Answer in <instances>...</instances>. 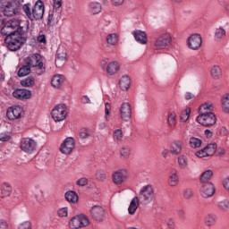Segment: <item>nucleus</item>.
I'll list each match as a JSON object with an SVG mask.
<instances>
[{
    "mask_svg": "<svg viewBox=\"0 0 229 229\" xmlns=\"http://www.w3.org/2000/svg\"><path fill=\"white\" fill-rule=\"evenodd\" d=\"M110 110H112V105H110V103L106 102L105 105L106 115H110Z\"/></svg>",
    "mask_w": 229,
    "mask_h": 229,
    "instance_id": "57",
    "label": "nucleus"
},
{
    "mask_svg": "<svg viewBox=\"0 0 229 229\" xmlns=\"http://www.w3.org/2000/svg\"><path fill=\"white\" fill-rule=\"evenodd\" d=\"M67 62V49L64 47H59L56 51L55 65L56 67H62L64 64Z\"/></svg>",
    "mask_w": 229,
    "mask_h": 229,
    "instance_id": "17",
    "label": "nucleus"
},
{
    "mask_svg": "<svg viewBox=\"0 0 229 229\" xmlns=\"http://www.w3.org/2000/svg\"><path fill=\"white\" fill-rule=\"evenodd\" d=\"M13 191V188H12V184H10V182H3L1 185V198H10Z\"/></svg>",
    "mask_w": 229,
    "mask_h": 229,
    "instance_id": "20",
    "label": "nucleus"
},
{
    "mask_svg": "<svg viewBox=\"0 0 229 229\" xmlns=\"http://www.w3.org/2000/svg\"><path fill=\"white\" fill-rule=\"evenodd\" d=\"M108 62H110V60L108 58L102 59L101 67L104 71H105V69L106 70V67H108Z\"/></svg>",
    "mask_w": 229,
    "mask_h": 229,
    "instance_id": "56",
    "label": "nucleus"
},
{
    "mask_svg": "<svg viewBox=\"0 0 229 229\" xmlns=\"http://www.w3.org/2000/svg\"><path fill=\"white\" fill-rule=\"evenodd\" d=\"M52 118L55 123L67 119V106L65 104L57 105L51 113Z\"/></svg>",
    "mask_w": 229,
    "mask_h": 229,
    "instance_id": "5",
    "label": "nucleus"
},
{
    "mask_svg": "<svg viewBox=\"0 0 229 229\" xmlns=\"http://www.w3.org/2000/svg\"><path fill=\"white\" fill-rule=\"evenodd\" d=\"M107 74L110 76H114L119 71V63L116 61H113L107 64L106 69Z\"/></svg>",
    "mask_w": 229,
    "mask_h": 229,
    "instance_id": "22",
    "label": "nucleus"
},
{
    "mask_svg": "<svg viewBox=\"0 0 229 229\" xmlns=\"http://www.w3.org/2000/svg\"><path fill=\"white\" fill-rule=\"evenodd\" d=\"M199 194L201 198H212L216 194V187L212 182H200Z\"/></svg>",
    "mask_w": 229,
    "mask_h": 229,
    "instance_id": "9",
    "label": "nucleus"
},
{
    "mask_svg": "<svg viewBox=\"0 0 229 229\" xmlns=\"http://www.w3.org/2000/svg\"><path fill=\"white\" fill-rule=\"evenodd\" d=\"M36 74L38 76H42L44 72H46V66H44V63L42 61H39L36 66L34 67Z\"/></svg>",
    "mask_w": 229,
    "mask_h": 229,
    "instance_id": "38",
    "label": "nucleus"
},
{
    "mask_svg": "<svg viewBox=\"0 0 229 229\" xmlns=\"http://www.w3.org/2000/svg\"><path fill=\"white\" fill-rule=\"evenodd\" d=\"M106 42L110 46H115V44L119 42V36H117L115 33L109 34L106 37Z\"/></svg>",
    "mask_w": 229,
    "mask_h": 229,
    "instance_id": "36",
    "label": "nucleus"
},
{
    "mask_svg": "<svg viewBox=\"0 0 229 229\" xmlns=\"http://www.w3.org/2000/svg\"><path fill=\"white\" fill-rule=\"evenodd\" d=\"M65 199L69 201V203H78V193L75 191H70L65 193Z\"/></svg>",
    "mask_w": 229,
    "mask_h": 229,
    "instance_id": "29",
    "label": "nucleus"
},
{
    "mask_svg": "<svg viewBox=\"0 0 229 229\" xmlns=\"http://www.w3.org/2000/svg\"><path fill=\"white\" fill-rule=\"evenodd\" d=\"M55 22V11H49L47 17V26H51V23Z\"/></svg>",
    "mask_w": 229,
    "mask_h": 229,
    "instance_id": "51",
    "label": "nucleus"
},
{
    "mask_svg": "<svg viewBox=\"0 0 229 229\" xmlns=\"http://www.w3.org/2000/svg\"><path fill=\"white\" fill-rule=\"evenodd\" d=\"M9 140H12V133L11 132L2 133L1 141L2 142H8Z\"/></svg>",
    "mask_w": 229,
    "mask_h": 229,
    "instance_id": "50",
    "label": "nucleus"
},
{
    "mask_svg": "<svg viewBox=\"0 0 229 229\" xmlns=\"http://www.w3.org/2000/svg\"><path fill=\"white\" fill-rule=\"evenodd\" d=\"M167 226L170 229H174V221L173 219H169L167 221Z\"/></svg>",
    "mask_w": 229,
    "mask_h": 229,
    "instance_id": "63",
    "label": "nucleus"
},
{
    "mask_svg": "<svg viewBox=\"0 0 229 229\" xmlns=\"http://www.w3.org/2000/svg\"><path fill=\"white\" fill-rule=\"evenodd\" d=\"M96 179L98 182H105L106 180V174L103 170H98L96 172Z\"/></svg>",
    "mask_w": 229,
    "mask_h": 229,
    "instance_id": "48",
    "label": "nucleus"
},
{
    "mask_svg": "<svg viewBox=\"0 0 229 229\" xmlns=\"http://www.w3.org/2000/svg\"><path fill=\"white\" fill-rule=\"evenodd\" d=\"M128 180V171L119 170L113 174V182L114 185H123Z\"/></svg>",
    "mask_w": 229,
    "mask_h": 229,
    "instance_id": "16",
    "label": "nucleus"
},
{
    "mask_svg": "<svg viewBox=\"0 0 229 229\" xmlns=\"http://www.w3.org/2000/svg\"><path fill=\"white\" fill-rule=\"evenodd\" d=\"M216 149H217V144L216 143H210V144H208L205 147V150L207 151L208 157L214 156Z\"/></svg>",
    "mask_w": 229,
    "mask_h": 229,
    "instance_id": "35",
    "label": "nucleus"
},
{
    "mask_svg": "<svg viewBox=\"0 0 229 229\" xmlns=\"http://www.w3.org/2000/svg\"><path fill=\"white\" fill-rule=\"evenodd\" d=\"M131 83V81H130V77L128 75L123 76L119 81L120 89H122V90H128Z\"/></svg>",
    "mask_w": 229,
    "mask_h": 229,
    "instance_id": "27",
    "label": "nucleus"
},
{
    "mask_svg": "<svg viewBox=\"0 0 229 229\" xmlns=\"http://www.w3.org/2000/svg\"><path fill=\"white\" fill-rule=\"evenodd\" d=\"M167 122L171 128H174L176 126V113H169Z\"/></svg>",
    "mask_w": 229,
    "mask_h": 229,
    "instance_id": "41",
    "label": "nucleus"
},
{
    "mask_svg": "<svg viewBox=\"0 0 229 229\" xmlns=\"http://www.w3.org/2000/svg\"><path fill=\"white\" fill-rule=\"evenodd\" d=\"M214 106L212 104H202L199 107V114L197 116V122L202 126L210 127L217 123V118L212 113Z\"/></svg>",
    "mask_w": 229,
    "mask_h": 229,
    "instance_id": "3",
    "label": "nucleus"
},
{
    "mask_svg": "<svg viewBox=\"0 0 229 229\" xmlns=\"http://www.w3.org/2000/svg\"><path fill=\"white\" fill-rule=\"evenodd\" d=\"M7 118L10 121H15V119H21L24 116V109L20 106H14L9 107L6 112Z\"/></svg>",
    "mask_w": 229,
    "mask_h": 229,
    "instance_id": "12",
    "label": "nucleus"
},
{
    "mask_svg": "<svg viewBox=\"0 0 229 229\" xmlns=\"http://www.w3.org/2000/svg\"><path fill=\"white\" fill-rule=\"evenodd\" d=\"M196 157H198L199 158H204V157H208V154L204 148L203 149L196 152Z\"/></svg>",
    "mask_w": 229,
    "mask_h": 229,
    "instance_id": "55",
    "label": "nucleus"
},
{
    "mask_svg": "<svg viewBox=\"0 0 229 229\" xmlns=\"http://www.w3.org/2000/svg\"><path fill=\"white\" fill-rule=\"evenodd\" d=\"M19 1L13 0L7 2L6 4H3L4 9L3 13L5 17H13V15H17L19 13Z\"/></svg>",
    "mask_w": 229,
    "mask_h": 229,
    "instance_id": "6",
    "label": "nucleus"
},
{
    "mask_svg": "<svg viewBox=\"0 0 229 229\" xmlns=\"http://www.w3.org/2000/svg\"><path fill=\"white\" fill-rule=\"evenodd\" d=\"M89 137H92V131L87 128H82L80 131V138L81 139H89Z\"/></svg>",
    "mask_w": 229,
    "mask_h": 229,
    "instance_id": "44",
    "label": "nucleus"
},
{
    "mask_svg": "<svg viewBox=\"0 0 229 229\" xmlns=\"http://www.w3.org/2000/svg\"><path fill=\"white\" fill-rule=\"evenodd\" d=\"M201 144H203V141L201 140L196 138V137H191L190 139V146L191 148H193L196 149V148H201Z\"/></svg>",
    "mask_w": 229,
    "mask_h": 229,
    "instance_id": "40",
    "label": "nucleus"
},
{
    "mask_svg": "<svg viewBox=\"0 0 229 229\" xmlns=\"http://www.w3.org/2000/svg\"><path fill=\"white\" fill-rule=\"evenodd\" d=\"M18 229H31V222L25 221L19 225Z\"/></svg>",
    "mask_w": 229,
    "mask_h": 229,
    "instance_id": "54",
    "label": "nucleus"
},
{
    "mask_svg": "<svg viewBox=\"0 0 229 229\" xmlns=\"http://www.w3.org/2000/svg\"><path fill=\"white\" fill-rule=\"evenodd\" d=\"M177 162L181 169H185L189 165V162L187 161V157H185L184 155L179 156L177 158Z\"/></svg>",
    "mask_w": 229,
    "mask_h": 229,
    "instance_id": "39",
    "label": "nucleus"
},
{
    "mask_svg": "<svg viewBox=\"0 0 229 229\" xmlns=\"http://www.w3.org/2000/svg\"><path fill=\"white\" fill-rule=\"evenodd\" d=\"M89 183V179L88 178H85V177H82L81 179H79L76 182V184L79 186V187H85V185H87Z\"/></svg>",
    "mask_w": 229,
    "mask_h": 229,
    "instance_id": "52",
    "label": "nucleus"
},
{
    "mask_svg": "<svg viewBox=\"0 0 229 229\" xmlns=\"http://www.w3.org/2000/svg\"><path fill=\"white\" fill-rule=\"evenodd\" d=\"M222 110L225 114H229V93H226L222 98Z\"/></svg>",
    "mask_w": 229,
    "mask_h": 229,
    "instance_id": "33",
    "label": "nucleus"
},
{
    "mask_svg": "<svg viewBox=\"0 0 229 229\" xmlns=\"http://www.w3.org/2000/svg\"><path fill=\"white\" fill-rule=\"evenodd\" d=\"M22 11L27 19H30L31 22H34V21H42L46 12V5H44L42 0H38L33 6L30 3L23 4Z\"/></svg>",
    "mask_w": 229,
    "mask_h": 229,
    "instance_id": "2",
    "label": "nucleus"
},
{
    "mask_svg": "<svg viewBox=\"0 0 229 229\" xmlns=\"http://www.w3.org/2000/svg\"><path fill=\"white\" fill-rule=\"evenodd\" d=\"M90 222L85 215H80L79 216L72 217L70 222L71 228L78 229L89 226Z\"/></svg>",
    "mask_w": 229,
    "mask_h": 229,
    "instance_id": "11",
    "label": "nucleus"
},
{
    "mask_svg": "<svg viewBox=\"0 0 229 229\" xmlns=\"http://www.w3.org/2000/svg\"><path fill=\"white\" fill-rule=\"evenodd\" d=\"M226 38V30L222 27L216 29L215 40H223Z\"/></svg>",
    "mask_w": 229,
    "mask_h": 229,
    "instance_id": "31",
    "label": "nucleus"
},
{
    "mask_svg": "<svg viewBox=\"0 0 229 229\" xmlns=\"http://www.w3.org/2000/svg\"><path fill=\"white\" fill-rule=\"evenodd\" d=\"M212 176H214V172L212 170H206L200 175V183H211L208 181L212 180Z\"/></svg>",
    "mask_w": 229,
    "mask_h": 229,
    "instance_id": "28",
    "label": "nucleus"
},
{
    "mask_svg": "<svg viewBox=\"0 0 229 229\" xmlns=\"http://www.w3.org/2000/svg\"><path fill=\"white\" fill-rule=\"evenodd\" d=\"M68 214H69V212L67 210V208H60L57 211V215L59 216V217H67Z\"/></svg>",
    "mask_w": 229,
    "mask_h": 229,
    "instance_id": "53",
    "label": "nucleus"
},
{
    "mask_svg": "<svg viewBox=\"0 0 229 229\" xmlns=\"http://www.w3.org/2000/svg\"><path fill=\"white\" fill-rule=\"evenodd\" d=\"M53 1H54V8H55V10L62 8V0H53Z\"/></svg>",
    "mask_w": 229,
    "mask_h": 229,
    "instance_id": "58",
    "label": "nucleus"
},
{
    "mask_svg": "<svg viewBox=\"0 0 229 229\" xmlns=\"http://www.w3.org/2000/svg\"><path fill=\"white\" fill-rule=\"evenodd\" d=\"M30 73H31V68L28 64L21 66L18 71L19 78H24V76H28Z\"/></svg>",
    "mask_w": 229,
    "mask_h": 229,
    "instance_id": "32",
    "label": "nucleus"
},
{
    "mask_svg": "<svg viewBox=\"0 0 229 229\" xmlns=\"http://www.w3.org/2000/svg\"><path fill=\"white\" fill-rule=\"evenodd\" d=\"M140 203L144 205H148V203H151L153 199H155V190L152 185H146L141 188L140 191L139 198Z\"/></svg>",
    "mask_w": 229,
    "mask_h": 229,
    "instance_id": "4",
    "label": "nucleus"
},
{
    "mask_svg": "<svg viewBox=\"0 0 229 229\" xmlns=\"http://www.w3.org/2000/svg\"><path fill=\"white\" fill-rule=\"evenodd\" d=\"M227 134L228 129H226V127L220 128V135H222V137H226Z\"/></svg>",
    "mask_w": 229,
    "mask_h": 229,
    "instance_id": "62",
    "label": "nucleus"
},
{
    "mask_svg": "<svg viewBox=\"0 0 229 229\" xmlns=\"http://www.w3.org/2000/svg\"><path fill=\"white\" fill-rule=\"evenodd\" d=\"M170 153L173 155H180L182 153V141H174L170 146Z\"/></svg>",
    "mask_w": 229,
    "mask_h": 229,
    "instance_id": "26",
    "label": "nucleus"
},
{
    "mask_svg": "<svg viewBox=\"0 0 229 229\" xmlns=\"http://www.w3.org/2000/svg\"><path fill=\"white\" fill-rule=\"evenodd\" d=\"M218 208L220 210H223L224 212H228L229 209V200L224 199L218 202Z\"/></svg>",
    "mask_w": 229,
    "mask_h": 229,
    "instance_id": "46",
    "label": "nucleus"
},
{
    "mask_svg": "<svg viewBox=\"0 0 229 229\" xmlns=\"http://www.w3.org/2000/svg\"><path fill=\"white\" fill-rule=\"evenodd\" d=\"M21 87H35V78L33 77H27L21 81Z\"/></svg>",
    "mask_w": 229,
    "mask_h": 229,
    "instance_id": "34",
    "label": "nucleus"
},
{
    "mask_svg": "<svg viewBox=\"0 0 229 229\" xmlns=\"http://www.w3.org/2000/svg\"><path fill=\"white\" fill-rule=\"evenodd\" d=\"M19 20L10 19L2 21L1 35H4V44L10 51H19L26 43V38L22 37L19 30Z\"/></svg>",
    "mask_w": 229,
    "mask_h": 229,
    "instance_id": "1",
    "label": "nucleus"
},
{
    "mask_svg": "<svg viewBox=\"0 0 229 229\" xmlns=\"http://www.w3.org/2000/svg\"><path fill=\"white\" fill-rule=\"evenodd\" d=\"M13 96L15 99H30L31 98V90L18 89L13 92Z\"/></svg>",
    "mask_w": 229,
    "mask_h": 229,
    "instance_id": "18",
    "label": "nucleus"
},
{
    "mask_svg": "<svg viewBox=\"0 0 229 229\" xmlns=\"http://www.w3.org/2000/svg\"><path fill=\"white\" fill-rule=\"evenodd\" d=\"M217 223V216L214 214H208L205 217V225L206 226H214Z\"/></svg>",
    "mask_w": 229,
    "mask_h": 229,
    "instance_id": "30",
    "label": "nucleus"
},
{
    "mask_svg": "<svg viewBox=\"0 0 229 229\" xmlns=\"http://www.w3.org/2000/svg\"><path fill=\"white\" fill-rule=\"evenodd\" d=\"M168 185L170 187H176L178 185V170L174 169L171 171L168 178Z\"/></svg>",
    "mask_w": 229,
    "mask_h": 229,
    "instance_id": "23",
    "label": "nucleus"
},
{
    "mask_svg": "<svg viewBox=\"0 0 229 229\" xmlns=\"http://www.w3.org/2000/svg\"><path fill=\"white\" fill-rule=\"evenodd\" d=\"M75 146H76V141L74 140V138L68 137L61 144L60 151L61 153H63V155H71Z\"/></svg>",
    "mask_w": 229,
    "mask_h": 229,
    "instance_id": "13",
    "label": "nucleus"
},
{
    "mask_svg": "<svg viewBox=\"0 0 229 229\" xmlns=\"http://www.w3.org/2000/svg\"><path fill=\"white\" fill-rule=\"evenodd\" d=\"M182 196L184 199H192L194 198V191L191 188H187L183 191Z\"/></svg>",
    "mask_w": 229,
    "mask_h": 229,
    "instance_id": "47",
    "label": "nucleus"
},
{
    "mask_svg": "<svg viewBox=\"0 0 229 229\" xmlns=\"http://www.w3.org/2000/svg\"><path fill=\"white\" fill-rule=\"evenodd\" d=\"M42 61V59H41V57H40V55H38V54H34V55H30V56H28V57H26L25 59H24V64H26V65H29V67H33V68H35V67H37V64L39 63V62H41Z\"/></svg>",
    "mask_w": 229,
    "mask_h": 229,
    "instance_id": "19",
    "label": "nucleus"
},
{
    "mask_svg": "<svg viewBox=\"0 0 229 229\" xmlns=\"http://www.w3.org/2000/svg\"><path fill=\"white\" fill-rule=\"evenodd\" d=\"M81 103H83V105H89L90 98L87 95H85L81 98Z\"/></svg>",
    "mask_w": 229,
    "mask_h": 229,
    "instance_id": "59",
    "label": "nucleus"
},
{
    "mask_svg": "<svg viewBox=\"0 0 229 229\" xmlns=\"http://www.w3.org/2000/svg\"><path fill=\"white\" fill-rule=\"evenodd\" d=\"M89 8H90L91 13H93V15L101 13V4H99L98 2L91 3L89 4Z\"/></svg>",
    "mask_w": 229,
    "mask_h": 229,
    "instance_id": "37",
    "label": "nucleus"
},
{
    "mask_svg": "<svg viewBox=\"0 0 229 229\" xmlns=\"http://www.w3.org/2000/svg\"><path fill=\"white\" fill-rule=\"evenodd\" d=\"M173 42V38L169 33H163L159 35L154 43V46L157 49H165V47H169Z\"/></svg>",
    "mask_w": 229,
    "mask_h": 229,
    "instance_id": "7",
    "label": "nucleus"
},
{
    "mask_svg": "<svg viewBox=\"0 0 229 229\" xmlns=\"http://www.w3.org/2000/svg\"><path fill=\"white\" fill-rule=\"evenodd\" d=\"M137 208H139V197H134L128 208V212L131 216H133L135 212H137Z\"/></svg>",
    "mask_w": 229,
    "mask_h": 229,
    "instance_id": "25",
    "label": "nucleus"
},
{
    "mask_svg": "<svg viewBox=\"0 0 229 229\" xmlns=\"http://www.w3.org/2000/svg\"><path fill=\"white\" fill-rule=\"evenodd\" d=\"M221 74H222L221 68L217 65L213 66V68L211 69L212 78H214L215 80H219V77L221 76Z\"/></svg>",
    "mask_w": 229,
    "mask_h": 229,
    "instance_id": "42",
    "label": "nucleus"
},
{
    "mask_svg": "<svg viewBox=\"0 0 229 229\" xmlns=\"http://www.w3.org/2000/svg\"><path fill=\"white\" fill-rule=\"evenodd\" d=\"M90 215L95 221H98L99 223L105 221V218L106 217L105 208L101 206H93L90 209Z\"/></svg>",
    "mask_w": 229,
    "mask_h": 229,
    "instance_id": "15",
    "label": "nucleus"
},
{
    "mask_svg": "<svg viewBox=\"0 0 229 229\" xmlns=\"http://www.w3.org/2000/svg\"><path fill=\"white\" fill-rule=\"evenodd\" d=\"M133 37L140 44H148V35L142 30H134Z\"/></svg>",
    "mask_w": 229,
    "mask_h": 229,
    "instance_id": "21",
    "label": "nucleus"
},
{
    "mask_svg": "<svg viewBox=\"0 0 229 229\" xmlns=\"http://www.w3.org/2000/svg\"><path fill=\"white\" fill-rule=\"evenodd\" d=\"M224 187L226 189V191H229V178L225 179L224 182Z\"/></svg>",
    "mask_w": 229,
    "mask_h": 229,
    "instance_id": "64",
    "label": "nucleus"
},
{
    "mask_svg": "<svg viewBox=\"0 0 229 229\" xmlns=\"http://www.w3.org/2000/svg\"><path fill=\"white\" fill-rule=\"evenodd\" d=\"M132 115L131 105L128 102H123L119 107V116L123 123L131 121Z\"/></svg>",
    "mask_w": 229,
    "mask_h": 229,
    "instance_id": "8",
    "label": "nucleus"
},
{
    "mask_svg": "<svg viewBox=\"0 0 229 229\" xmlns=\"http://www.w3.org/2000/svg\"><path fill=\"white\" fill-rule=\"evenodd\" d=\"M123 130L121 129L114 130L113 133V139L114 142H121V140H123Z\"/></svg>",
    "mask_w": 229,
    "mask_h": 229,
    "instance_id": "43",
    "label": "nucleus"
},
{
    "mask_svg": "<svg viewBox=\"0 0 229 229\" xmlns=\"http://www.w3.org/2000/svg\"><path fill=\"white\" fill-rule=\"evenodd\" d=\"M177 216L180 219H185V211L183 209H179L177 211Z\"/></svg>",
    "mask_w": 229,
    "mask_h": 229,
    "instance_id": "61",
    "label": "nucleus"
},
{
    "mask_svg": "<svg viewBox=\"0 0 229 229\" xmlns=\"http://www.w3.org/2000/svg\"><path fill=\"white\" fill-rule=\"evenodd\" d=\"M20 148L24 153L31 155L35 149H37V142L30 138H23L21 140Z\"/></svg>",
    "mask_w": 229,
    "mask_h": 229,
    "instance_id": "10",
    "label": "nucleus"
},
{
    "mask_svg": "<svg viewBox=\"0 0 229 229\" xmlns=\"http://www.w3.org/2000/svg\"><path fill=\"white\" fill-rule=\"evenodd\" d=\"M187 44L190 49H192L193 51L198 50L199 48L201 47V44H203V39L201 38V35L192 34L188 38Z\"/></svg>",
    "mask_w": 229,
    "mask_h": 229,
    "instance_id": "14",
    "label": "nucleus"
},
{
    "mask_svg": "<svg viewBox=\"0 0 229 229\" xmlns=\"http://www.w3.org/2000/svg\"><path fill=\"white\" fill-rule=\"evenodd\" d=\"M1 229H10V224L8 222L2 220L1 221Z\"/></svg>",
    "mask_w": 229,
    "mask_h": 229,
    "instance_id": "60",
    "label": "nucleus"
},
{
    "mask_svg": "<svg viewBox=\"0 0 229 229\" xmlns=\"http://www.w3.org/2000/svg\"><path fill=\"white\" fill-rule=\"evenodd\" d=\"M130 151L131 149L129 147L122 148V149L120 150V155L122 158H128L130 157Z\"/></svg>",
    "mask_w": 229,
    "mask_h": 229,
    "instance_id": "49",
    "label": "nucleus"
},
{
    "mask_svg": "<svg viewBox=\"0 0 229 229\" xmlns=\"http://www.w3.org/2000/svg\"><path fill=\"white\" fill-rule=\"evenodd\" d=\"M189 117H191V108H187L181 113L180 119L182 123L189 121Z\"/></svg>",
    "mask_w": 229,
    "mask_h": 229,
    "instance_id": "45",
    "label": "nucleus"
},
{
    "mask_svg": "<svg viewBox=\"0 0 229 229\" xmlns=\"http://www.w3.org/2000/svg\"><path fill=\"white\" fill-rule=\"evenodd\" d=\"M64 81H65V79H64L63 75H55L52 78L51 85L54 89H60L64 85Z\"/></svg>",
    "mask_w": 229,
    "mask_h": 229,
    "instance_id": "24",
    "label": "nucleus"
}]
</instances>
